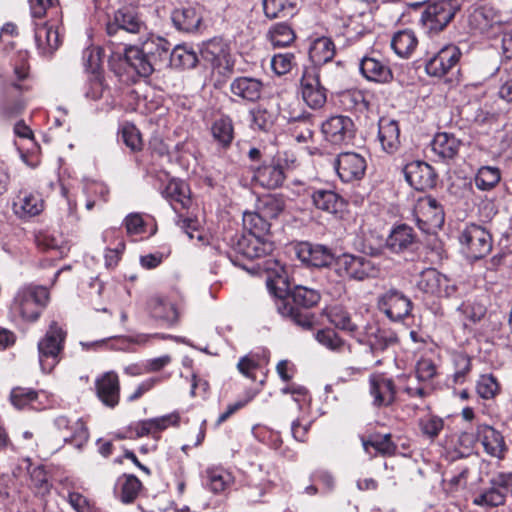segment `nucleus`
Masks as SVG:
<instances>
[{
	"instance_id": "1",
	"label": "nucleus",
	"mask_w": 512,
	"mask_h": 512,
	"mask_svg": "<svg viewBox=\"0 0 512 512\" xmlns=\"http://www.w3.org/2000/svg\"><path fill=\"white\" fill-rule=\"evenodd\" d=\"M49 301V292L43 286L21 288L13 301L12 311L25 321H36Z\"/></svg>"
},
{
	"instance_id": "2",
	"label": "nucleus",
	"mask_w": 512,
	"mask_h": 512,
	"mask_svg": "<svg viewBox=\"0 0 512 512\" xmlns=\"http://www.w3.org/2000/svg\"><path fill=\"white\" fill-rule=\"evenodd\" d=\"M264 269L267 272L266 285L269 292L279 298L276 303L278 312L284 317L292 318L297 308L282 299L289 290L286 268L277 260H267Z\"/></svg>"
},
{
	"instance_id": "3",
	"label": "nucleus",
	"mask_w": 512,
	"mask_h": 512,
	"mask_svg": "<svg viewBox=\"0 0 512 512\" xmlns=\"http://www.w3.org/2000/svg\"><path fill=\"white\" fill-rule=\"evenodd\" d=\"M144 17L135 7L124 6L108 17L106 32L109 36L118 34L141 35L147 34Z\"/></svg>"
},
{
	"instance_id": "4",
	"label": "nucleus",
	"mask_w": 512,
	"mask_h": 512,
	"mask_svg": "<svg viewBox=\"0 0 512 512\" xmlns=\"http://www.w3.org/2000/svg\"><path fill=\"white\" fill-rule=\"evenodd\" d=\"M413 213L417 226L425 233H434L444 224L443 207L431 196L420 197L414 206Z\"/></svg>"
},
{
	"instance_id": "5",
	"label": "nucleus",
	"mask_w": 512,
	"mask_h": 512,
	"mask_svg": "<svg viewBox=\"0 0 512 512\" xmlns=\"http://www.w3.org/2000/svg\"><path fill=\"white\" fill-rule=\"evenodd\" d=\"M460 244L471 259L477 260L487 256L492 249V236L480 225L469 224L459 236Z\"/></svg>"
},
{
	"instance_id": "6",
	"label": "nucleus",
	"mask_w": 512,
	"mask_h": 512,
	"mask_svg": "<svg viewBox=\"0 0 512 512\" xmlns=\"http://www.w3.org/2000/svg\"><path fill=\"white\" fill-rule=\"evenodd\" d=\"M295 158L288 157L287 153L277 154L270 163H264L255 169L253 180L260 186L267 189L280 187L285 180V170L293 164Z\"/></svg>"
},
{
	"instance_id": "7",
	"label": "nucleus",
	"mask_w": 512,
	"mask_h": 512,
	"mask_svg": "<svg viewBox=\"0 0 512 512\" xmlns=\"http://www.w3.org/2000/svg\"><path fill=\"white\" fill-rule=\"evenodd\" d=\"M336 264L341 275L357 281L377 277L380 271L370 258L360 255L343 254L337 258Z\"/></svg>"
},
{
	"instance_id": "8",
	"label": "nucleus",
	"mask_w": 512,
	"mask_h": 512,
	"mask_svg": "<svg viewBox=\"0 0 512 512\" xmlns=\"http://www.w3.org/2000/svg\"><path fill=\"white\" fill-rule=\"evenodd\" d=\"M456 11L453 0H437L425 6L420 22L428 31L438 32L453 19Z\"/></svg>"
},
{
	"instance_id": "9",
	"label": "nucleus",
	"mask_w": 512,
	"mask_h": 512,
	"mask_svg": "<svg viewBox=\"0 0 512 512\" xmlns=\"http://www.w3.org/2000/svg\"><path fill=\"white\" fill-rule=\"evenodd\" d=\"M303 101L311 109L322 108L327 101V90L321 84L317 67H306L300 79V88Z\"/></svg>"
},
{
	"instance_id": "10",
	"label": "nucleus",
	"mask_w": 512,
	"mask_h": 512,
	"mask_svg": "<svg viewBox=\"0 0 512 512\" xmlns=\"http://www.w3.org/2000/svg\"><path fill=\"white\" fill-rule=\"evenodd\" d=\"M321 132L332 145L348 144L355 136V125L348 116L334 115L322 123Z\"/></svg>"
},
{
	"instance_id": "11",
	"label": "nucleus",
	"mask_w": 512,
	"mask_h": 512,
	"mask_svg": "<svg viewBox=\"0 0 512 512\" xmlns=\"http://www.w3.org/2000/svg\"><path fill=\"white\" fill-rule=\"evenodd\" d=\"M378 308L391 321H401L410 315L412 309L411 300L397 289H389L379 296Z\"/></svg>"
},
{
	"instance_id": "12",
	"label": "nucleus",
	"mask_w": 512,
	"mask_h": 512,
	"mask_svg": "<svg viewBox=\"0 0 512 512\" xmlns=\"http://www.w3.org/2000/svg\"><path fill=\"white\" fill-rule=\"evenodd\" d=\"M234 250L248 259H257L270 255L274 243L264 236L241 235L233 244Z\"/></svg>"
},
{
	"instance_id": "13",
	"label": "nucleus",
	"mask_w": 512,
	"mask_h": 512,
	"mask_svg": "<svg viewBox=\"0 0 512 512\" xmlns=\"http://www.w3.org/2000/svg\"><path fill=\"white\" fill-rule=\"evenodd\" d=\"M367 163L365 158L354 152H345L338 155L336 171L343 182L360 180L365 174Z\"/></svg>"
},
{
	"instance_id": "14",
	"label": "nucleus",
	"mask_w": 512,
	"mask_h": 512,
	"mask_svg": "<svg viewBox=\"0 0 512 512\" xmlns=\"http://www.w3.org/2000/svg\"><path fill=\"white\" fill-rule=\"evenodd\" d=\"M369 394L374 407H388L395 401L396 387L392 379L375 373L369 377Z\"/></svg>"
},
{
	"instance_id": "15",
	"label": "nucleus",
	"mask_w": 512,
	"mask_h": 512,
	"mask_svg": "<svg viewBox=\"0 0 512 512\" xmlns=\"http://www.w3.org/2000/svg\"><path fill=\"white\" fill-rule=\"evenodd\" d=\"M461 56L459 48L455 45H446L441 48L425 65L430 76L443 77L456 66Z\"/></svg>"
},
{
	"instance_id": "16",
	"label": "nucleus",
	"mask_w": 512,
	"mask_h": 512,
	"mask_svg": "<svg viewBox=\"0 0 512 512\" xmlns=\"http://www.w3.org/2000/svg\"><path fill=\"white\" fill-rule=\"evenodd\" d=\"M403 173L406 181L416 190L433 188L436 183L434 169L422 161H412L405 165Z\"/></svg>"
},
{
	"instance_id": "17",
	"label": "nucleus",
	"mask_w": 512,
	"mask_h": 512,
	"mask_svg": "<svg viewBox=\"0 0 512 512\" xmlns=\"http://www.w3.org/2000/svg\"><path fill=\"white\" fill-rule=\"evenodd\" d=\"M203 60L210 63L214 69H231L233 63L230 59L228 45L220 38H213L204 42L200 47Z\"/></svg>"
},
{
	"instance_id": "18",
	"label": "nucleus",
	"mask_w": 512,
	"mask_h": 512,
	"mask_svg": "<svg viewBox=\"0 0 512 512\" xmlns=\"http://www.w3.org/2000/svg\"><path fill=\"white\" fill-rule=\"evenodd\" d=\"M54 425L63 441L76 448H81L88 441L89 432L82 419L71 421L65 416H59L55 419Z\"/></svg>"
},
{
	"instance_id": "19",
	"label": "nucleus",
	"mask_w": 512,
	"mask_h": 512,
	"mask_svg": "<svg viewBox=\"0 0 512 512\" xmlns=\"http://www.w3.org/2000/svg\"><path fill=\"white\" fill-rule=\"evenodd\" d=\"M476 436L488 455L497 459L505 457L508 447L501 432L490 425L481 424L477 426Z\"/></svg>"
},
{
	"instance_id": "20",
	"label": "nucleus",
	"mask_w": 512,
	"mask_h": 512,
	"mask_svg": "<svg viewBox=\"0 0 512 512\" xmlns=\"http://www.w3.org/2000/svg\"><path fill=\"white\" fill-rule=\"evenodd\" d=\"M162 196L176 213L189 210L193 203L188 184L179 179H171L162 191Z\"/></svg>"
},
{
	"instance_id": "21",
	"label": "nucleus",
	"mask_w": 512,
	"mask_h": 512,
	"mask_svg": "<svg viewBox=\"0 0 512 512\" xmlns=\"http://www.w3.org/2000/svg\"><path fill=\"white\" fill-rule=\"evenodd\" d=\"M417 287L427 294L449 297L453 287L449 286L446 276L434 268H428L421 272L417 281Z\"/></svg>"
},
{
	"instance_id": "22",
	"label": "nucleus",
	"mask_w": 512,
	"mask_h": 512,
	"mask_svg": "<svg viewBox=\"0 0 512 512\" xmlns=\"http://www.w3.org/2000/svg\"><path fill=\"white\" fill-rule=\"evenodd\" d=\"M146 35L147 37L144 40H142V37L140 38L142 52L151 60L155 68L156 66L166 65L170 54V43L160 36L148 33Z\"/></svg>"
},
{
	"instance_id": "23",
	"label": "nucleus",
	"mask_w": 512,
	"mask_h": 512,
	"mask_svg": "<svg viewBox=\"0 0 512 512\" xmlns=\"http://www.w3.org/2000/svg\"><path fill=\"white\" fill-rule=\"evenodd\" d=\"M229 90L237 98L235 101L255 102L261 97L263 83L254 77L240 76L231 81Z\"/></svg>"
},
{
	"instance_id": "24",
	"label": "nucleus",
	"mask_w": 512,
	"mask_h": 512,
	"mask_svg": "<svg viewBox=\"0 0 512 512\" xmlns=\"http://www.w3.org/2000/svg\"><path fill=\"white\" fill-rule=\"evenodd\" d=\"M297 255L303 263L318 268L327 267L334 261V255L330 249L309 242H303L298 246Z\"/></svg>"
},
{
	"instance_id": "25",
	"label": "nucleus",
	"mask_w": 512,
	"mask_h": 512,
	"mask_svg": "<svg viewBox=\"0 0 512 512\" xmlns=\"http://www.w3.org/2000/svg\"><path fill=\"white\" fill-rule=\"evenodd\" d=\"M35 42L43 56L52 55L60 45V34L56 23H35Z\"/></svg>"
},
{
	"instance_id": "26",
	"label": "nucleus",
	"mask_w": 512,
	"mask_h": 512,
	"mask_svg": "<svg viewBox=\"0 0 512 512\" xmlns=\"http://www.w3.org/2000/svg\"><path fill=\"white\" fill-rule=\"evenodd\" d=\"M361 74L369 81L389 83L393 73L388 64L376 56H364L359 64Z\"/></svg>"
},
{
	"instance_id": "27",
	"label": "nucleus",
	"mask_w": 512,
	"mask_h": 512,
	"mask_svg": "<svg viewBox=\"0 0 512 512\" xmlns=\"http://www.w3.org/2000/svg\"><path fill=\"white\" fill-rule=\"evenodd\" d=\"M44 209V201L36 192L22 190L13 201V211L20 218H30L40 214Z\"/></svg>"
},
{
	"instance_id": "28",
	"label": "nucleus",
	"mask_w": 512,
	"mask_h": 512,
	"mask_svg": "<svg viewBox=\"0 0 512 512\" xmlns=\"http://www.w3.org/2000/svg\"><path fill=\"white\" fill-rule=\"evenodd\" d=\"M171 19L178 30L194 32L202 22L201 8L191 5L181 6L173 10Z\"/></svg>"
},
{
	"instance_id": "29",
	"label": "nucleus",
	"mask_w": 512,
	"mask_h": 512,
	"mask_svg": "<svg viewBox=\"0 0 512 512\" xmlns=\"http://www.w3.org/2000/svg\"><path fill=\"white\" fill-rule=\"evenodd\" d=\"M378 139L383 151L388 154L395 153L400 147V129L398 122L383 117L378 124Z\"/></svg>"
},
{
	"instance_id": "30",
	"label": "nucleus",
	"mask_w": 512,
	"mask_h": 512,
	"mask_svg": "<svg viewBox=\"0 0 512 512\" xmlns=\"http://www.w3.org/2000/svg\"><path fill=\"white\" fill-rule=\"evenodd\" d=\"M96 391L102 403L108 407H115L119 402V380L114 372H106L96 381Z\"/></svg>"
},
{
	"instance_id": "31",
	"label": "nucleus",
	"mask_w": 512,
	"mask_h": 512,
	"mask_svg": "<svg viewBox=\"0 0 512 512\" xmlns=\"http://www.w3.org/2000/svg\"><path fill=\"white\" fill-rule=\"evenodd\" d=\"M312 201L317 209L333 215L341 213L346 205L345 200L336 192L324 189L315 190Z\"/></svg>"
},
{
	"instance_id": "32",
	"label": "nucleus",
	"mask_w": 512,
	"mask_h": 512,
	"mask_svg": "<svg viewBox=\"0 0 512 512\" xmlns=\"http://www.w3.org/2000/svg\"><path fill=\"white\" fill-rule=\"evenodd\" d=\"M322 314L337 329L354 335L358 331V325L353 321L349 311L342 305H332L323 309Z\"/></svg>"
},
{
	"instance_id": "33",
	"label": "nucleus",
	"mask_w": 512,
	"mask_h": 512,
	"mask_svg": "<svg viewBox=\"0 0 512 512\" xmlns=\"http://www.w3.org/2000/svg\"><path fill=\"white\" fill-rule=\"evenodd\" d=\"M461 141L453 134L438 133L431 142V150L442 160L453 159L459 152Z\"/></svg>"
},
{
	"instance_id": "34",
	"label": "nucleus",
	"mask_w": 512,
	"mask_h": 512,
	"mask_svg": "<svg viewBox=\"0 0 512 512\" xmlns=\"http://www.w3.org/2000/svg\"><path fill=\"white\" fill-rule=\"evenodd\" d=\"M67 332L56 321H52L44 335L38 342L39 352H62Z\"/></svg>"
},
{
	"instance_id": "35",
	"label": "nucleus",
	"mask_w": 512,
	"mask_h": 512,
	"mask_svg": "<svg viewBox=\"0 0 512 512\" xmlns=\"http://www.w3.org/2000/svg\"><path fill=\"white\" fill-rule=\"evenodd\" d=\"M205 486L213 493L224 492L233 483L232 474L220 466L208 467L203 476Z\"/></svg>"
},
{
	"instance_id": "36",
	"label": "nucleus",
	"mask_w": 512,
	"mask_h": 512,
	"mask_svg": "<svg viewBox=\"0 0 512 512\" xmlns=\"http://www.w3.org/2000/svg\"><path fill=\"white\" fill-rule=\"evenodd\" d=\"M125 62L142 77H148L155 70L151 60L142 52L140 46L125 48Z\"/></svg>"
},
{
	"instance_id": "37",
	"label": "nucleus",
	"mask_w": 512,
	"mask_h": 512,
	"mask_svg": "<svg viewBox=\"0 0 512 512\" xmlns=\"http://www.w3.org/2000/svg\"><path fill=\"white\" fill-rule=\"evenodd\" d=\"M464 326L474 325L482 321L487 315V308L484 303L477 299H467L457 308Z\"/></svg>"
},
{
	"instance_id": "38",
	"label": "nucleus",
	"mask_w": 512,
	"mask_h": 512,
	"mask_svg": "<svg viewBox=\"0 0 512 512\" xmlns=\"http://www.w3.org/2000/svg\"><path fill=\"white\" fill-rule=\"evenodd\" d=\"M286 208V199L280 194H266L258 198L256 209L269 221L278 218Z\"/></svg>"
},
{
	"instance_id": "39",
	"label": "nucleus",
	"mask_w": 512,
	"mask_h": 512,
	"mask_svg": "<svg viewBox=\"0 0 512 512\" xmlns=\"http://www.w3.org/2000/svg\"><path fill=\"white\" fill-rule=\"evenodd\" d=\"M415 241L413 229L406 225L400 224L395 226L387 238L388 248L395 253L408 249Z\"/></svg>"
},
{
	"instance_id": "40",
	"label": "nucleus",
	"mask_w": 512,
	"mask_h": 512,
	"mask_svg": "<svg viewBox=\"0 0 512 512\" xmlns=\"http://www.w3.org/2000/svg\"><path fill=\"white\" fill-rule=\"evenodd\" d=\"M250 115L253 129L268 131L277 120L278 110L270 103L260 104L250 111Z\"/></svg>"
},
{
	"instance_id": "41",
	"label": "nucleus",
	"mask_w": 512,
	"mask_h": 512,
	"mask_svg": "<svg viewBox=\"0 0 512 512\" xmlns=\"http://www.w3.org/2000/svg\"><path fill=\"white\" fill-rule=\"evenodd\" d=\"M469 22L475 30L485 33L500 24V16L493 8L482 6L470 15Z\"/></svg>"
},
{
	"instance_id": "42",
	"label": "nucleus",
	"mask_w": 512,
	"mask_h": 512,
	"mask_svg": "<svg viewBox=\"0 0 512 512\" xmlns=\"http://www.w3.org/2000/svg\"><path fill=\"white\" fill-rule=\"evenodd\" d=\"M335 56V45L328 37H320L315 39L309 49V57L317 65H323L331 61Z\"/></svg>"
},
{
	"instance_id": "43",
	"label": "nucleus",
	"mask_w": 512,
	"mask_h": 512,
	"mask_svg": "<svg viewBox=\"0 0 512 512\" xmlns=\"http://www.w3.org/2000/svg\"><path fill=\"white\" fill-rule=\"evenodd\" d=\"M418 45V39L412 30H402L394 34L391 47L402 58H408Z\"/></svg>"
},
{
	"instance_id": "44",
	"label": "nucleus",
	"mask_w": 512,
	"mask_h": 512,
	"mask_svg": "<svg viewBox=\"0 0 512 512\" xmlns=\"http://www.w3.org/2000/svg\"><path fill=\"white\" fill-rule=\"evenodd\" d=\"M262 5L265 16L272 20L294 15L297 0H263Z\"/></svg>"
},
{
	"instance_id": "45",
	"label": "nucleus",
	"mask_w": 512,
	"mask_h": 512,
	"mask_svg": "<svg viewBox=\"0 0 512 512\" xmlns=\"http://www.w3.org/2000/svg\"><path fill=\"white\" fill-rule=\"evenodd\" d=\"M168 62L174 68L191 69L196 66L198 57L193 49L178 45L170 52Z\"/></svg>"
},
{
	"instance_id": "46",
	"label": "nucleus",
	"mask_w": 512,
	"mask_h": 512,
	"mask_svg": "<svg viewBox=\"0 0 512 512\" xmlns=\"http://www.w3.org/2000/svg\"><path fill=\"white\" fill-rule=\"evenodd\" d=\"M211 133L219 145L226 148L230 146L234 138V127L232 119L228 116H222L216 119L211 126Z\"/></svg>"
},
{
	"instance_id": "47",
	"label": "nucleus",
	"mask_w": 512,
	"mask_h": 512,
	"mask_svg": "<svg viewBox=\"0 0 512 512\" xmlns=\"http://www.w3.org/2000/svg\"><path fill=\"white\" fill-rule=\"evenodd\" d=\"M149 308L154 317L167 322L177 320L178 312L175 305L166 298L154 296L149 300Z\"/></svg>"
},
{
	"instance_id": "48",
	"label": "nucleus",
	"mask_w": 512,
	"mask_h": 512,
	"mask_svg": "<svg viewBox=\"0 0 512 512\" xmlns=\"http://www.w3.org/2000/svg\"><path fill=\"white\" fill-rule=\"evenodd\" d=\"M243 226L248 231L247 235L266 236L270 230L269 220L260 215L256 209L254 212H245L243 214Z\"/></svg>"
},
{
	"instance_id": "49",
	"label": "nucleus",
	"mask_w": 512,
	"mask_h": 512,
	"mask_svg": "<svg viewBox=\"0 0 512 512\" xmlns=\"http://www.w3.org/2000/svg\"><path fill=\"white\" fill-rule=\"evenodd\" d=\"M501 180V171L495 166H482L478 169L474 182L477 189L481 191H490Z\"/></svg>"
},
{
	"instance_id": "50",
	"label": "nucleus",
	"mask_w": 512,
	"mask_h": 512,
	"mask_svg": "<svg viewBox=\"0 0 512 512\" xmlns=\"http://www.w3.org/2000/svg\"><path fill=\"white\" fill-rule=\"evenodd\" d=\"M267 37L274 47H286L295 40V33L288 24L277 23L269 29Z\"/></svg>"
},
{
	"instance_id": "51",
	"label": "nucleus",
	"mask_w": 512,
	"mask_h": 512,
	"mask_svg": "<svg viewBox=\"0 0 512 512\" xmlns=\"http://www.w3.org/2000/svg\"><path fill=\"white\" fill-rule=\"evenodd\" d=\"M38 398V392L28 387H14L9 396L10 403L18 410L32 407Z\"/></svg>"
},
{
	"instance_id": "52",
	"label": "nucleus",
	"mask_w": 512,
	"mask_h": 512,
	"mask_svg": "<svg viewBox=\"0 0 512 512\" xmlns=\"http://www.w3.org/2000/svg\"><path fill=\"white\" fill-rule=\"evenodd\" d=\"M118 486L120 487V500L128 504L136 499L142 483L134 475H124L118 479Z\"/></svg>"
},
{
	"instance_id": "53",
	"label": "nucleus",
	"mask_w": 512,
	"mask_h": 512,
	"mask_svg": "<svg viewBox=\"0 0 512 512\" xmlns=\"http://www.w3.org/2000/svg\"><path fill=\"white\" fill-rule=\"evenodd\" d=\"M293 302L303 308H311L320 301V293L305 286H295L291 291Z\"/></svg>"
},
{
	"instance_id": "54",
	"label": "nucleus",
	"mask_w": 512,
	"mask_h": 512,
	"mask_svg": "<svg viewBox=\"0 0 512 512\" xmlns=\"http://www.w3.org/2000/svg\"><path fill=\"white\" fill-rule=\"evenodd\" d=\"M505 492L497 489L494 485L480 492L473 499V503L482 507H497L505 503Z\"/></svg>"
},
{
	"instance_id": "55",
	"label": "nucleus",
	"mask_w": 512,
	"mask_h": 512,
	"mask_svg": "<svg viewBox=\"0 0 512 512\" xmlns=\"http://www.w3.org/2000/svg\"><path fill=\"white\" fill-rule=\"evenodd\" d=\"M362 445L364 450L367 453H370V448H373L376 453H380L383 455H391L395 451V445L391 441L390 434H385L383 436H374L369 440H362Z\"/></svg>"
},
{
	"instance_id": "56",
	"label": "nucleus",
	"mask_w": 512,
	"mask_h": 512,
	"mask_svg": "<svg viewBox=\"0 0 512 512\" xmlns=\"http://www.w3.org/2000/svg\"><path fill=\"white\" fill-rule=\"evenodd\" d=\"M36 244L42 251H55L59 255L66 252V246L63 245L62 238L49 232H40L36 235Z\"/></svg>"
},
{
	"instance_id": "57",
	"label": "nucleus",
	"mask_w": 512,
	"mask_h": 512,
	"mask_svg": "<svg viewBox=\"0 0 512 512\" xmlns=\"http://www.w3.org/2000/svg\"><path fill=\"white\" fill-rule=\"evenodd\" d=\"M316 341L324 348L329 350H345V342L341 337L331 328L318 330L315 333Z\"/></svg>"
},
{
	"instance_id": "58",
	"label": "nucleus",
	"mask_w": 512,
	"mask_h": 512,
	"mask_svg": "<svg viewBox=\"0 0 512 512\" xmlns=\"http://www.w3.org/2000/svg\"><path fill=\"white\" fill-rule=\"evenodd\" d=\"M119 133L123 143L130 148L131 151H139L142 149V138L134 124L130 122L123 123Z\"/></svg>"
},
{
	"instance_id": "59",
	"label": "nucleus",
	"mask_w": 512,
	"mask_h": 512,
	"mask_svg": "<svg viewBox=\"0 0 512 512\" xmlns=\"http://www.w3.org/2000/svg\"><path fill=\"white\" fill-rule=\"evenodd\" d=\"M419 428L421 433L433 440L435 439L444 428V421L436 415H426L419 419Z\"/></svg>"
},
{
	"instance_id": "60",
	"label": "nucleus",
	"mask_w": 512,
	"mask_h": 512,
	"mask_svg": "<svg viewBox=\"0 0 512 512\" xmlns=\"http://www.w3.org/2000/svg\"><path fill=\"white\" fill-rule=\"evenodd\" d=\"M340 102L346 110H362L367 106L364 95L359 90H347L342 92Z\"/></svg>"
},
{
	"instance_id": "61",
	"label": "nucleus",
	"mask_w": 512,
	"mask_h": 512,
	"mask_svg": "<svg viewBox=\"0 0 512 512\" xmlns=\"http://www.w3.org/2000/svg\"><path fill=\"white\" fill-rule=\"evenodd\" d=\"M126 340L123 338H115L111 340H99L92 342H81L82 349L84 350H126Z\"/></svg>"
},
{
	"instance_id": "62",
	"label": "nucleus",
	"mask_w": 512,
	"mask_h": 512,
	"mask_svg": "<svg viewBox=\"0 0 512 512\" xmlns=\"http://www.w3.org/2000/svg\"><path fill=\"white\" fill-rule=\"evenodd\" d=\"M498 388V383L492 375H482L477 382V393L483 399L493 398Z\"/></svg>"
},
{
	"instance_id": "63",
	"label": "nucleus",
	"mask_w": 512,
	"mask_h": 512,
	"mask_svg": "<svg viewBox=\"0 0 512 512\" xmlns=\"http://www.w3.org/2000/svg\"><path fill=\"white\" fill-rule=\"evenodd\" d=\"M283 116L291 123H309V120L313 118L309 112L300 107L297 101L289 104L288 108L283 111Z\"/></svg>"
},
{
	"instance_id": "64",
	"label": "nucleus",
	"mask_w": 512,
	"mask_h": 512,
	"mask_svg": "<svg viewBox=\"0 0 512 512\" xmlns=\"http://www.w3.org/2000/svg\"><path fill=\"white\" fill-rule=\"evenodd\" d=\"M293 60L292 53H279L272 57L271 67L277 75H284L292 69Z\"/></svg>"
}]
</instances>
